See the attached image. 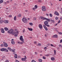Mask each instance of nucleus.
<instances>
[{"label": "nucleus", "instance_id": "1", "mask_svg": "<svg viewBox=\"0 0 62 62\" xmlns=\"http://www.w3.org/2000/svg\"><path fill=\"white\" fill-rule=\"evenodd\" d=\"M14 30L12 29H11L8 31V33H9L10 34H12L13 35H14L16 34H18L19 32L18 31H17L16 32L13 31Z\"/></svg>", "mask_w": 62, "mask_h": 62}, {"label": "nucleus", "instance_id": "2", "mask_svg": "<svg viewBox=\"0 0 62 62\" xmlns=\"http://www.w3.org/2000/svg\"><path fill=\"white\" fill-rule=\"evenodd\" d=\"M23 22L24 23H27V20L26 18H25L23 17V19L22 20Z\"/></svg>", "mask_w": 62, "mask_h": 62}, {"label": "nucleus", "instance_id": "3", "mask_svg": "<svg viewBox=\"0 0 62 62\" xmlns=\"http://www.w3.org/2000/svg\"><path fill=\"white\" fill-rule=\"evenodd\" d=\"M42 10L44 11H45L46 10V7L45 6H42Z\"/></svg>", "mask_w": 62, "mask_h": 62}, {"label": "nucleus", "instance_id": "4", "mask_svg": "<svg viewBox=\"0 0 62 62\" xmlns=\"http://www.w3.org/2000/svg\"><path fill=\"white\" fill-rule=\"evenodd\" d=\"M20 40H21V41H22L23 42H24L23 40V36H20Z\"/></svg>", "mask_w": 62, "mask_h": 62}, {"label": "nucleus", "instance_id": "5", "mask_svg": "<svg viewBox=\"0 0 62 62\" xmlns=\"http://www.w3.org/2000/svg\"><path fill=\"white\" fill-rule=\"evenodd\" d=\"M6 50L7 49L6 48H2L0 49V51H2V52H3V51L6 52Z\"/></svg>", "mask_w": 62, "mask_h": 62}, {"label": "nucleus", "instance_id": "6", "mask_svg": "<svg viewBox=\"0 0 62 62\" xmlns=\"http://www.w3.org/2000/svg\"><path fill=\"white\" fill-rule=\"evenodd\" d=\"M3 44L4 45V46L5 47H7L8 46V44L4 42H3Z\"/></svg>", "mask_w": 62, "mask_h": 62}, {"label": "nucleus", "instance_id": "7", "mask_svg": "<svg viewBox=\"0 0 62 62\" xmlns=\"http://www.w3.org/2000/svg\"><path fill=\"white\" fill-rule=\"evenodd\" d=\"M39 28L41 30H42V25L41 24H39Z\"/></svg>", "mask_w": 62, "mask_h": 62}, {"label": "nucleus", "instance_id": "8", "mask_svg": "<svg viewBox=\"0 0 62 62\" xmlns=\"http://www.w3.org/2000/svg\"><path fill=\"white\" fill-rule=\"evenodd\" d=\"M0 30L2 33H5V31L4 29L3 28H1L0 29Z\"/></svg>", "mask_w": 62, "mask_h": 62}, {"label": "nucleus", "instance_id": "9", "mask_svg": "<svg viewBox=\"0 0 62 62\" xmlns=\"http://www.w3.org/2000/svg\"><path fill=\"white\" fill-rule=\"evenodd\" d=\"M24 57L25 58H22L21 60H22V61H25V60L26 59V57L25 56Z\"/></svg>", "mask_w": 62, "mask_h": 62}, {"label": "nucleus", "instance_id": "10", "mask_svg": "<svg viewBox=\"0 0 62 62\" xmlns=\"http://www.w3.org/2000/svg\"><path fill=\"white\" fill-rule=\"evenodd\" d=\"M43 26L44 28H45V30H46V31H47V30H48V28H47V27H46V26H45V25H43Z\"/></svg>", "mask_w": 62, "mask_h": 62}, {"label": "nucleus", "instance_id": "11", "mask_svg": "<svg viewBox=\"0 0 62 62\" xmlns=\"http://www.w3.org/2000/svg\"><path fill=\"white\" fill-rule=\"evenodd\" d=\"M44 24H45V25H47V24H48V22H47V21H46L44 22Z\"/></svg>", "mask_w": 62, "mask_h": 62}, {"label": "nucleus", "instance_id": "12", "mask_svg": "<svg viewBox=\"0 0 62 62\" xmlns=\"http://www.w3.org/2000/svg\"><path fill=\"white\" fill-rule=\"evenodd\" d=\"M54 14L56 15L57 16H59V13H58V12H57V11H55L54 12Z\"/></svg>", "mask_w": 62, "mask_h": 62}, {"label": "nucleus", "instance_id": "13", "mask_svg": "<svg viewBox=\"0 0 62 62\" xmlns=\"http://www.w3.org/2000/svg\"><path fill=\"white\" fill-rule=\"evenodd\" d=\"M57 35H55L53 36V38H57Z\"/></svg>", "mask_w": 62, "mask_h": 62}, {"label": "nucleus", "instance_id": "14", "mask_svg": "<svg viewBox=\"0 0 62 62\" xmlns=\"http://www.w3.org/2000/svg\"><path fill=\"white\" fill-rule=\"evenodd\" d=\"M46 20L47 21V22H51V19H49L47 18H46Z\"/></svg>", "mask_w": 62, "mask_h": 62}, {"label": "nucleus", "instance_id": "15", "mask_svg": "<svg viewBox=\"0 0 62 62\" xmlns=\"http://www.w3.org/2000/svg\"><path fill=\"white\" fill-rule=\"evenodd\" d=\"M3 22L5 23H8V21L7 20H5Z\"/></svg>", "mask_w": 62, "mask_h": 62}, {"label": "nucleus", "instance_id": "16", "mask_svg": "<svg viewBox=\"0 0 62 62\" xmlns=\"http://www.w3.org/2000/svg\"><path fill=\"white\" fill-rule=\"evenodd\" d=\"M41 19H42L43 20H46V18L44 17H43L42 16H41Z\"/></svg>", "mask_w": 62, "mask_h": 62}, {"label": "nucleus", "instance_id": "17", "mask_svg": "<svg viewBox=\"0 0 62 62\" xmlns=\"http://www.w3.org/2000/svg\"><path fill=\"white\" fill-rule=\"evenodd\" d=\"M4 30H5L6 31H8L9 29L7 27H5L4 28Z\"/></svg>", "mask_w": 62, "mask_h": 62}, {"label": "nucleus", "instance_id": "18", "mask_svg": "<svg viewBox=\"0 0 62 62\" xmlns=\"http://www.w3.org/2000/svg\"><path fill=\"white\" fill-rule=\"evenodd\" d=\"M18 44H23V43L22 42H20V41H18Z\"/></svg>", "mask_w": 62, "mask_h": 62}, {"label": "nucleus", "instance_id": "19", "mask_svg": "<svg viewBox=\"0 0 62 62\" xmlns=\"http://www.w3.org/2000/svg\"><path fill=\"white\" fill-rule=\"evenodd\" d=\"M28 29L29 30V31H33V29L31 28H28Z\"/></svg>", "mask_w": 62, "mask_h": 62}, {"label": "nucleus", "instance_id": "20", "mask_svg": "<svg viewBox=\"0 0 62 62\" xmlns=\"http://www.w3.org/2000/svg\"><path fill=\"white\" fill-rule=\"evenodd\" d=\"M51 59L52 61H54L55 60V58L54 57H51Z\"/></svg>", "mask_w": 62, "mask_h": 62}, {"label": "nucleus", "instance_id": "21", "mask_svg": "<svg viewBox=\"0 0 62 62\" xmlns=\"http://www.w3.org/2000/svg\"><path fill=\"white\" fill-rule=\"evenodd\" d=\"M8 50H9V51H11L12 50V49L11 48H10V47H8Z\"/></svg>", "mask_w": 62, "mask_h": 62}, {"label": "nucleus", "instance_id": "22", "mask_svg": "<svg viewBox=\"0 0 62 62\" xmlns=\"http://www.w3.org/2000/svg\"><path fill=\"white\" fill-rule=\"evenodd\" d=\"M14 57L15 58H17V54H15V56H14Z\"/></svg>", "mask_w": 62, "mask_h": 62}, {"label": "nucleus", "instance_id": "23", "mask_svg": "<svg viewBox=\"0 0 62 62\" xmlns=\"http://www.w3.org/2000/svg\"><path fill=\"white\" fill-rule=\"evenodd\" d=\"M11 43L12 44L14 45L15 44V42L14 41H11Z\"/></svg>", "mask_w": 62, "mask_h": 62}, {"label": "nucleus", "instance_id": "24", "mask_svg": "<svg viewBox=\"0 0 62 62\" xmlns=\"http://www.w3.org/2000/svg\"><path fill=\"white\" fill-rule=\"evenodd\" d=\"M38 61L39 62H42V60H41V59H39Z\"/></svg>", "mask_w": 62, "mask_h": 62}, {"label": "nucleus", "instance_id": "25", "mask_svg": "<svg viewBox=\"0 0 62 62\" xmlns=\"http://www.w3.org/2000/svg\"><path fill=\"white\" fill-rule=\"evenodd\" d=\"M14 20L15 21L16 20V16H15L14 18Z\"/></svg>", "mask_w": 62, "mask_h": 62}, {"label": "nucleus", "instance_id": "26", "mask_svg": "<svg viewBox=\"0 0 62 62\" xmlns=\"http://www.w3.org/2000/svg\"><path fill=\"white\" fill-rule=\"evenodd\" d=\"M34 7L35 9H37V8H38V6L37 5H36Z\"/></svg>", "mask_w": 62, "mask_h": 62}, {"label": "nucleus", "instance_id": "27", "mask_svg": "<svg viewBox=\"0 0 62 62\" xmlns=\"http://www.w3.org/2000/svg\"><path fill=\"white\" fill-rule=\"evenodd\" d=\"M3 2V0H1L0 1V4L2 3Z\"/></svg>", "mask_w": 62, "mask_h": 62}, {"label": "nucleus", "instance_id": "28", "mask_svg": "<svg viewBox=\"0 0 62 62\" xmlns=\"http://www.w3.org/2000/svg\"><path fill=\"white\" fill-rule=\"evenodd\" d=\"M3 2V0H1L0 1V4L2 3Z\"/></svg>", "mask_w": 62, "mask_h": 62}, {"label": "nucleus", "instance_id": "29", "mask_svg": "<svg viewBox=\"0 0 62 62\" xmlns=\"http://www.w3.org/2000/svg\"><path fill=\"white\" fill-rule=\"evenodd\" d=\"M54 54L55 55L56 54V51H55V50H54Z\"/></svg>", "mask_w": 62, "mask_h": 62}, {"label": "nucleus", "instance_id": "30", "mask_svg": "<svg viewBox=\"0 0 62 62\" xmlns=\"http://www.w3.org/2000/svg\"><path fill=\"white\" fill-rule=\"evenodd\" d=\"M3 22V21L2 20L0 21V24H1V23H2Z\"/></svg>", "mask_w": 62, "mask_h": 62}, {"label": "nucleus", "instance_id": "31", "mask_svg": "<svg viewBox=\"0 0 62 62\" xmlns=\"http://www.w3.org/2000/svg\"><path fill=\"white\" fill-rule=\"evenodd\" d=\"M59 47H61V48L62 47V45H59Z\"/></svg>", "mask_w": 62, "mask_h": 62}, {"label": "nucleus", "instance_id": "32", "mask_svg": "<svg viewBox=\"0 0 62 62\" xmlns=\"http://www.w3.org/2000/svg\"><path fill=\"white\" fill-rule=\"evenodd\" d=\"M15 49H12V50H11L12 52H15Z\"/></svg>", "mask_w": 62, "mask_h": 62}, {"label": "nucleus", "instance_id": "33", "mask_svg": "<svg viewBox=\"0 0 62 62\" xmlns=\"http://www.w3.org/2000/svg\"><path fill=\"white\" fill-rule=\"evenodd\" d=\"M29 24L31 25H33V23H30Z\"/></svg>", "mask_w": 62, "mask_h": 62}, {"label": "nucleus", "instance_id": "34", "mask_svg": "<svg viewBox=\"0 0 62 62\" xmlns=\"http://www.w3.org/2000/svg\"><path fill=\"white\" fill-rule=\"evenodd\" d=\"M58 19V17H56L55 18V20H57Z\"/></svg>", "mask_w": 62, "mask_h": 62}, {"label": "nucleus", "instance_id": "35", "mask_svg": "<svg viewBox=\"0 0 62 62\" xmlns=\"http://www.w3.org/2000/svg\"><path fill=\"white\" fill-rule=\"evenodd\" d=\"M5 62H9V61L8 60H6Z\"/></svg>", "mask_w": 62, "mask_h": 62}, {"label": "nucleus", "instance_id": "36", "mask_svg": "<svg viewBox=\"0 0 62 62\" xmlns=\"http://www.w3.org/2000/svg\"><path fill=\"white\" fill-rule=\"evenodd\" d=\"M8 17L10 18H11V17H12V16L11 15H9Z\"/></svg>", "mask_w": 62, "mask_h": 62}, {"label": "nucleus", "instance_id": "37", "mask_svg": "<svg viewBox=\"0 0 62 62\" xmlns=\"http://www.w3.org/2000/svg\"><path fill=\"white\" fill-rule=\"evenodd\" d=\"M49 15L50 17H52V14H49Z\"/></svg>", "mask_w": 62, "mask_h": 62}, {"label": "nucleus", "instance_id": "38", "mask_svg": "<svg viewBox=\"0 0 62 62\" xmlns=\"http://www.w3.org/2000/svg\"><path fill=\"white\" fill-rule=\"evenodd\" d=\"M46 26H47V27H49L50 26V25H46Z\"/></svg>", "mask_w": 62, "mask_h": 62}, {"label": "nucleus", "instance_id": "39", "mask_svg": "<svg viewBox=\"0 0 62 62\" xmlns=\"http://www.w3.org/2000/svg\"><path fill=\"white\" fill-rule=\"evenodd\" d=\"M33 19H34V20L35 21H36V20H37V19L36 18V17L34 18Z\"/></svg>", "mask_w": 62, "mask_h": 62}, {"label": "nucleus", "instance_id": "40", "mask_svg": "<svg viewBox=\"0 0 62 62\" xmlns=\"http://www.w3.org/2000/svg\"><path fill=\"white\" fill-rule=\"evenodd\" d=\"M43 58L44 59H46V58L44 56H43Z\"/></svg>", "mask_w": 62, "mask_h": 62}, {"label": "nucleus", "instance_id": "41", "mask_svg": "<svg viewBox=\"0 0 62 62\" xmlns=\"http://www.w3.org/2000/svg\"><path fill=\"white\" fill-rule=\"evenodd\" d=\"M60 23V20H59L58 21V24L59 23Z\"/></svg>", "mask_w": 62, "mask_h": 62}, {"label": "nucleus", "instance_id": "42", "mask_svg": "<svg viewBox=\"0 0 62 62\" xmlns=\"http://www.w3.org/2000/svg\"><path fill=\"white\" fill-rule=\"evenodd\" d=\"M25 31V30L24 29H23V33H24Z\"/></svg>", "mask_w": 62, "mask_h": 62}, {"label": "nucleus", "instance_id": "43", "mask_svg": "<svg viewBox=\"0 0 62 62\" xmlns=\"http://www.w3.org/2000/svg\"><path fill=\"white\" fill-rule=\"evenodd\" d=\"M59 34H60V35H62V33L61 32H59Z\"/></svg>", "mask_w": 62, "mask_h": 62}, {"label": "nucleus", "instance_id": "44", "mask_svg": "<svg viewBox=\"0 0 62 62\" xmlns=\"http://www.w3.org/2000/svg\"><path fill=\"white\" fill-rule=\"evenodd\" d=\"M62 43V39H61L60 41V43Z\"/></svg>", "mask_w": 62, "mask_h": 62}, {"label": "nucleus", "instance_id": "45", "mask_svg": "<svg viewBox=\"0 0 62 62\" xmlns=\"http://www.w3.org/2000/svg\"><path fill=\"white\" fill-rule=\"evenodd\" d=\"M47 49V47H45L44 48V50H45L46 49Z\"/></svg>", "mask_w": 62, "mask_h": 62}, {"label": "nucleus", "instance_id": "46", "mask_svg": "<svg viewBox=\"0 0 62 62\" xmlns=\"http://www.w3.org/2000/svg\"><path fill=\"white\" fill-rule=\"evenodd\" d=\"M16 62H19V61H18V60H16Z\"/></svg>", "mask_w": 62, "mask_h": 62}, {"label": "nucleus", "instance_id": "47", "mask_svg": "<svg viewBox=\"0 0 62 62\" xmlns=\"http://www.w3.org/2000/svg\"><path fill=\"white\" fill-rule=\"evenodd\" d=\"M50 46H52V47H54V45L52 44H50Z\"/></svg>", "mask_w": 62, "mask_h": 62}, {"label": "nucleus", "instance_id": "48", "mask_svg": "<svg viewBox=\"0 0 62 62\" xmlns=\"http://www.w3.org/2000/svg\"><path fill=\"white\" fill-rule=\"evenodd\" d=\"M46 56H49V54H46Z\"/></svg>", "mask_w": 62, "mask_h": 62}, {"label": "nucleus", "instance_id": "49", "mask_svg": "<svg viewBox=\"0 0 62 62\" xmlns=\"http://www.w3.org/2000/svg\"><path fill=\"white\" fill-rule=\"evenodd\" d=\"M35 54H36V55H37L38 54L37 52H35Z\"/></svg>", "mask_w": 62, "mask_h": 62}, {"label": "nucleus", "instance_id": "50", "mask_svg": "<svg viewBox=\"0 0 62 62\" xmlns=\"http://www.w3.org/2000/svg\"><path fill=\"white\" fill-rule=\"evenodd\" d=\"M52 22H53V23H54V21L53 20H51V21Z\"/></svg>", "mask_w": 62, "mask_h": 62}, {"label": "nucleus", "instance_id": "51", "mask_svg": "<svg viewBox=\"0 0 62 62\" xmlns=\"http://www.w3.org/2000/svg\"><path fill=\"white\" fill-rule=\"evenodd\" d=\"M0 46L1 47H3V44H1L0 45Z\"/></svg>", "mask_w": 62, "mask_h": 62}, {"label": "nucleus", "instance_id": "52", "mask_svg": "<svg viewBox=\"0 0 62 62\" xmlns=\"http://www.w3.org/2000/svg\"><path fill=\"white\" fill-rule=\"evenodd\" d=\"M18 36V35L16 34L15 35V37H17Z\"/></svg>", "mask_w": 62, "mask_h": 62}, {"label": "nucleus", "instance_id": "53", "mask_svg": "<svg viewBox=\"0 0 62 62\" xmlns=\"http://www.w3.org/2000/svg\"><path fill=\"white\" fill-rule=\"evenodd\" d=\"M33 9L34 10H35L36 8H33Z\"/></svg>", "mask_w": 62, "mask_h": 62}, {"label": "nucleus", "instance_id": "54", "mask_svg": "<svg viewBox=\"0 0 62 62\" xmlns=\"http://www.w3.org/2000/svg\"><path fill=\"white\" fill-rule=\"evenodd\" d=\"M38 45L39 46H41V44H40V43L38 44Z\"/></svg>", "mask_w": 62, "mask_h": 62}, {"label": "nucleus", "instance_id": "55", "mask_svg": "<svg viewBox=\"0 0 62 62\" xmlns=\"http://www.w3.org/2000/svg\"><path fill=\"white\" fill-rule=\"evenodd\" d=\"M38 1L39 2H41V0H39Z\"/></svg>", "mask_w": 62, "mask_h": 62}, {"label": "nucleus", "instance_id": "56", "mask_svg": "<svg viewBox=\"0 0 62 62\" xmlns=\"http://www.w3.org/2000/svg\"><path fill=\"white\" fill-rule=\"evenodd\" d=\"M19 17H21V15L20 14H19Z\"/></svg>", "mask_w": 62, "mask_h": 62}, {"label": "nucleus", "instance_id": "57", "mask_svg": "<svg viewBox=\"0 0 62 62\" xmlns=\"http://www.w3.org/2000/svg\"><path fill=\"white\" fill-rule=\"evenodd\" d=\"M34 43H35V44H36L37 43V42L36 41L34 42Z\"/></svg>", "mask_w": 62, "mask_h": 62}, {"label": "nucleus", "instance_id": "58", "mask_svg": "<svg viewBox=\"0 0 62 62\" xmlns=\"http://www.w3.org/2000/svg\"><path fill=\"white\" fill-rule=\"evenodd\" d=\"M14 41V39H12V41Z\"/></svg>", "mask_w": 62, "mask_h": 62}, {"label": "nucleus", "instance_id": "59", "mask_svg": "<svg viewBox=\"0 0 62 62\" xmlns=\"http://www.w3.org/2000/svg\"><path fill=\"white\" fill-rule=\"evenodd\" d=\"M6 51L7 52H8V50H6Z\"/></svg>", "mask_w": 62, "mask_h": 62}, {"label": "nucleus", "instance_id": "60", "mask_svg": "<svg viewBox=\"0 0 62 62\" xmlns=\"http://www.w3.org/2000/svg\"><path fill=\"white\" fill-rule=\"evenodd\" d=\"M45 37H47V35L46 34H45Z\"/></svg>", "mask_w": 62, "mask_h": 62}, {"label": "nucleus", "instance_id": "61", "mask_svg": "<svg viewBox=\"0 0 62 62\" xmlns=\"http://www.w3.org/2000/svg\"><path fill=\"white\" fill-rule=\"evenodd\" d=\"M46 15H47V16H49V14H46Z\"/></svg>", "mask_w": 62, "mask_h": 62}, {"label": "nucleus", "instance_id": "62", "mask_svg": "<svg viewBox=\"0 0 62 62\" xmlns=\"http://www.w3.org/2000/svg\"><path fill=\"white\" fill-rule=\"evenodd\" d=\"M7 3H9V1H7Z\"/></svg>", "mask_w": 62, "mask_h": 62}, {"label": "nucleus", "instance_id": "63", "mask_svg": "<svg viewBox=\"0 0 62 62\" xmlns=\"http://www.w3.org/2000/svg\"><path fill=\"white\" fill-rule=\"evenodd\" d=\"M47 45H48V46H50V44H48Z\"/></svg>", "mask_w": 62, "mask_h": 62}, {"label": "nucleus", "instance_id": "64", "mask_svg": "<svg viewBox=\"0 0 62 62\" xmlns=\"http://www.w3.org/2000/svg\"><path fill=\"white\" fill-rule=\"evenodd\" d=\"M57 24H55V26H56V25H57Z\"/></svg>", "mask_w": 62, "mask_h": 62}]
</instances>
